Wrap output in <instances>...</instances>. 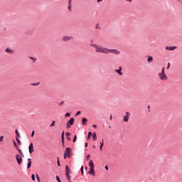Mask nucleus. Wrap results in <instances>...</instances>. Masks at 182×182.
Here are the masks:
<instances>
[{"label": "nucleus", "instance_id": "423d86ee", "mask_svg": "<svg viewBox=\"0 0 182 182\" xmlns=\"http://www.w3.org/2000/svg\"><path fill=\"white\" fill-rule=\"evenodd\" d=\"M131 117L130 112H126V115L124 117V122H129V119Z\"/></svg>", "mask_w": 182, "mask_h": 182}, {"label": "nucleus", "instance_id": "7c9ffc66", "mask_svg": "<svg viewBox=\"0 0 182 182\" xmlns=\"http://www.w3.org/2000/svg\"><path fill=\"white\" fill-rule=\"evenodd\" d=\"M76 141H77V135H75V136H74L73 141V142H76Z\"/></svg>", "mask_w": 182, "mask_h": 182}, {"label": "nucleus", "instance_id": "473e14b6", "mask_svg": "<svg viewBox=\"0 0 182 182\" xmlns=\"http://www.w3.org/2000/svg\"><path fill=\"white\" fill-rule=\"evenodd\" d=\"M56 180L58 181V182H62L58 176H56Z\"/></svg>", "mask_w": 182, "mask_h": 182}, {"label": "nucleus", "instance_id": "c9c22d12", "mask_svg": "<svg viewBox=\"0 0 182 182\" xmlns=\"http://www.w3.org/2000/svg\"><path fill=\"white\" fill-rule=\"evenodd\" d=\"M35 135V131H33L32 134H31V138H33Z\"/></svg>", "mask_w": 182, "mask_h": 182}, {"label": "nucleus", "instance_id": "ddd939ff", "mask_svg": "<svg viewBox=\"0 0 182 182\" xmlns=\"http://www.w3.org/2000/svg\"><path fill=\"white\" fill-rule=\"evenodd\" d=\"M122 67H119L118 70H115V72H117L119 75H123V73H122Z\"/></svg>", "mask_w": 182, "mask_h": 182}, {"label": "nucleus", "instance_id": "39448f33", "mask_svg": "<svg viewBox=\"0 0 182 182\" xmlns=\"http://www.w3.org/2000/svg\"><path fill=\"white\" fill-rule=\"evenodd\" d=\"M74 124H75V118H70L69 122H67L66 127L71 128V126L74 125Z\"/></svg>", "mask_w": 182, "mask_h": 182}, {"label": "nucleus", "instance_id": "393cba45", "mask_svg": "<svg viewBox=\"0 0 182 182\" xmlns=\"http://www.w3.org/2000/svg\"><path fill=\"white\" fill-rule=\"evenodd\" d=\"M36 178H37L38 182H41L40 176L38 173H36Z\"/></svg>", "mask_w": 182, "mask_h": 182}, {"label": "nucleus", "instance_id": "864d4df0", "mask_svg": "<svg viewBox=\"0 0 182 182\" xmlns=\"http://www.w3.org/2000/svg\"><path fill=\"white\" fill-rule=\"evenodd\" d=\"M127 1H132V0H127Z\"/></svg>", "mask_w": 182, "mask_h": 182}, {"label": "nucleus", "instance_id": "603ef678", "mask_svg": "<svg viewBox=\"0 0 182 182\" xmlns=\"http://www.w3.org/2000/svg\"><path fill=\"white\" fill-rule=\"evenodd\" d=\"M73 0H69V4H71V1H72Z\"/></svg>", "mask_w": 182, "mask_h": 182}, {"label": "nucleus", "instance_id": "4c0bfd02", "mask_svg": "<svg viewBox=\"0 0 182 182\" xmlns=\"http://www.w3.org/2000/svg\"><path fill=\"white\" fill-rule=\"evenodd\" d=\"M81 114V111H78L77 113H76V115L78 116V115H80Z\"/></svg>", "mask_w": 182, "mask_h": 182}, {"label": "nucleus", "instance_id": "9d476101", "mask_svg": "<svg viewBox=\"0 0 182 182\" xmlns=\"http://www.w3.org/2000/svg\"><path fill=\"white\" fill-rule=\"evenodd\" d=\"M28 150L30 154H32V152H34L33 144H30V146H28Z\"/></svg>", "mask_w": 182, "mask_h": 182}, {"label": "nucleus", "instance_id": "b1692460", "mask_svg": "<svg viewBox=\"0 0 182 182\" xmlns=\"http://www.w3.org/2000/svg\"><path fill=\"white\" fill-rule=\"evenodd\" d=\"M80 171H81L82 175H84V166H81Z\"/></svg>", "mask_w": 182, "mask_h": 182}, {"label": "nucleus", "instance_id": "6e6552de", "mask_svg": "<svg viewBox=\"0 0 182 182\" xmlns=\"http://www.w3.org/2000/svg\"><path fill=\"white\" fill-rule=\"evenodd\" d=\"M16 159L17 160L18 164H22V157L21 156L16 155Z\"/></svg>", "mask_w": 182, "mask_h": 182}, {"label": "nucleus", "instance_id": "5701e85b", "mask_svg": "<svg viewBox=\"0 0 182 182\" xmlns=\"http://www.w3.org/2000/svg\"><path fill=\"white\" fill-rule=\"evenodd\" d=\"M4 135L0 136V143H2V141H4Z\"/></svg>", "mask_w": 182, "mask_h": 182}, {"label": "nucleus", "instance_id": "f3484780", "mask_svg": "<svg viewBox=\"0 0 182 182\" xmlns=\"http://www.w3.org/2000/svg\"><path fill=\"white\" fill-rule=\"evenodd\" d=\"M92 136L93 141H96V139H97L96 132H94V134H92Z\"/></svg>", "mask_w": 182, "mask_h": 182}, {"label": "nucleus", "instance_id": "1a4fd4ad", "mask_svg": "<svg viewBox=\"0 0 182 182\" xmlns=\"http://www.w3.org/2000/svg\"><path fill=\"white\" fill-rule=\"evenodd\" d=\"M89 173L90 175H95V164L92 166V168H90V171H89Z\"/></svg>", "mask_w": 182, "mask_h": 182}, {"label": "nucleus", "instance_id": "49530a36", "mask_svg": "<svg viewBox=\"0 0 182 182\" xmlns=\"http://www.w3.org/2000/svg\"><path fill=\"white\" fill-rule=\"evenodd\" d=\"M93 128H97V125H92Z\"/></svg>", "mask_w": 182, "mask_h": 182}, {"label": "nucleus", "instance_id": "412c9836", "mask_svg": "<svg viewBox=\"0 0 182 182\" xmlns=\"http://www.w3.org/2000/svg\"><path fill=\"white\" fill-rule=\"evenodd\" d=\"M55 124H56L55 121H52V123L50 125V128H52L53 127H55Z\"/></svg>", "mask_w": 182, "mask_h": 182}, {"label": "nucleus", "instance_id": "f257e3e1", "mask_svg": "<svg viewBox=\"0 0 182 182\" xmlns=\"http://www.w3.org/2000/svg\"><path fill=\"white\" fill-rule=\"evenodd\" d=\"M90 46L95 48V52L97 53H106V55H109V53H114V55H119L120 51L119 50H112V48H106V47H102V46H97V44H90Z\"/></svg>", "mask_w": 182, "mask_h": 182}, {"label": "nucleus", "instance_id": "37998d69", "mask_svg": "<svg viewBox=\"0 0 182 182\" xmlns=\"http://www.w3.org/2000/svg\"><path fill=\"white\" fill-rule=\"evenodd\" d=\"M85 148H87V146H88L87 142H86V143L85 144Z\"/></svg>", "mask_w": 182, "mask_h": 182}, {"label": "nucleus", "instance_id": "0eeeda50", "mask_svg": "<svg viewBox=\"0 0 182 182\" xmlns=\"http://www.w3.org/2000/svg\"><path fill=\"white\" fill-rule=\"evenodd\" d=\"M70 39H73V36H65L63 37V41H64L65 42H67L68 41H70Z\"/></svg>", "mask_w": 182, "mask_h": 182}, {"label": "nucleus", "instance_id": "aec40b11", "mask_svg": "<svg viewBox=\"0 0 182 182\" xmlns=\"http://www.w3.org/2000/svg\"><path fill=\"white\" fill-rule=\"evenodd\" d=\"M94 164H95L92 160L90 161L89 166H90V168H92Z\"/></svg>", "mask_w": 182, "mask_h": 182}, {"label": "nucleus", "instance_id": "a19ab883", "mask_svg": "<svg viewBox=\"0 0 182 182\" xmlns=\"http://www.w3.org/2000/svg\"><path fill=\"white\" fill-rule=\"evenodd\" d=\"M170 66H171L170 63H168V65H167V69H169Z\"/></svg>", "mask_w": 182, "mask_h": 182}, {"label": "nucleus", "instance_id": "c756f323", "mask_svg": "<svg viewBox=\"0 0 182 182\" xmlns=\"http://www.w3.org/2000/svg\"><path fill=\"white\" fill-rule=\"evenodd\" d=\"M16 137H19V132H18V129H16Z\"/></svg>", "mask_w": 182, "mask_h": 182}, {"label": "nucleus", "instance_id": "2f4dec72", "mask_svg": "<svg viewBox=\"0 0 182 182\" xmlns=\"http://www.w3.org/2000/svg\"><path fill=\"white\" fill-rule=\"evenodd\" d=\"M57 162H58V166H60V162L59 161V158H57Z\"/></svg>", "mask_w": 182, "mask_h": 182}, {"label": "nucleus", "instance_id": "c03bdc74", "mask_svg": "<svg viewBox=\"0 0 182 182\" xmlns=\"http://www.w3.org/2000/svg\"><path fill=\"white\" fill-rule=\"evenodd\" d=\"M105 169H107V171L109 170V166H107V165L105 166Z\"/></svg>", "mask_w": 182, "mask_h": 182}, {"label": "nucleus", "instance_id": "c85d7f7f", "mask_svg": "<svg viewBox=\"0 0 182 182\" xmlns=\"http://www.w3.org/2000/svg\"><path fill=\"white\" fill-rule=\"evenodd\" d=\"M31 179H32L33 181H36V176H35L34 174H33V175L31 176Z\"/></svg>", "mask_w": 182, "mask_h": 182}, {"label": "nucleus", "instance_id": "a211bd4d", "mask_svg": "<svg viewBox=\"0 0 182 182\" xmlns=\"http://www.w3.org/2000/svg\"><path fill=\"white\" fill-rule=\"evenodd\" d=\"M177 47H166V49L168 50H174V49H176Z\"/></svg>", "mask_w": 182, "mask_h": 182}, {"label": "nucleus", "instance_id": "4be33fe9", "mask_svg": "<svg viewBox=\"0 0 182 182\" xmlns=\"http://www.w3.org/2000/svg\"><path fill=\"white\" fill-rule=\"evenodd\" d=\"M153 60H154L153 57H149L148 58V62H153Z\"/></svg>", "mask_w": 182, "mask_h": 182}, {"label": "nucleus", "instance_id": "6ab92c4d", "mask_svg": "<svg viewBox=\"0 0 182 182\" xmlns=\"http://www.w3.org/2000/svg\"><path fill=\"white\" fill-rule=\"evenodd\" d=\"M32 166V161L31 159H28V168H31Z\"/></svg>", "mask_w": 182, "mask_h": 182}, {"label": "nucleus", "instance_id": "4468645a", "mask_svg": "<svg viewBox=\"0 0 182 182\" xmlns=\"http://www.w3.org/2000/svg\"><path fill=\"white\" fill-rule=\"evenodd\" d=\"M82 125H87V118H82Z\"/></svg>", "mask_w": 182, "mask_h": 182}, {"label": "nucleus", "instance_id": "79ce46f5", "mask_svg": "<svg viewBox=\"0 0 182 182\" xmlns=\"http://www.w3.org/2000/svg\"><path fill=\"white\" fill-rule=\"evenodd\" d=\"M18 153H19L20 154H22V150L18 149Z\"/></svg>", "mask_w": 182, "mask_h": 182}, {"label": "nucleus", "instance_id": "ea45409f", "mask_svg": "<svg viewBox=\"0 0 182 182\" xmlns=\"http://www.w3.org/2000/svg\"><path fill=\"white\" fill-rule=\"evenodd\" d=\"M90 158H91V155H87V160L90 159Z\"/></svg>", "mask_w": 182, "mask_h": 182}, {"label": "nucleus", "instance_id": "8fccbe9b", "mask_svg": "<svg viewBox=\"0 0 182 182\" xmlns=\"http://www.w3.org/2000/svg\"><path fill=\"white\" fill-rule=\"evenodd\" d=\"M112 115H110V120L112 121Z\"/></svg>", "mask_w": 182, "mask_h": 182}, {"label": "nucleus", "instance_id": "a18cd8bd", "mask_svg": "<svg viewBox=\"0 0 182 182\" xmlns=\"http://www.w3.org/2000/svg\"><path fill=\"white\" fill-rule=\"evenodd\" d=\"M64 105V102L63 101L62 102L60 103V105Z\"/></svg>", "mask_w": 182, "mask_h": 182}, {"label": "nucleus", "instance_id": "3c124183", "mask_svg": "<svg viewBox=\"0 0 182 182\" xmlns=\"http://www.w3.org/2000/svg\"><path fill=\"white\" fill-rule=\"evenodd\" d=\"M33 85L37 86V85H38V84H33Z\"/></svg>", "mask_w": 182, "mask_h": 182}, {"label": "nucleus", "instance_id": "a878e982", "mask_svg": "<svg viewBox=\"0 0 182 182\" xmlns=\"http://www.w3.org/2000/svg\"><path fill=\"white\" fill-rule=\"evenodd\" d=\"M95 28H96L97 29H100V23H97V24L95 25Z\"/></svg>", "mask_w": 182, "mask_h": 182}, {"label": "nucleus", "instance_id": "9b49d317", "mask_svg": "<svg viewBox=\"0 0 182 182\" xmlns=\"http://www.w3.org/2000/svg\"><path fill=\"white\" fill-rule=\"evenodd\" d=\"M61 139H62V144L64 146L65 145V132L64 131L62 132Z\"/></svg>", "mask_w": 182, "mask_h": 182}, {"label": "nucleus", "instance_id": "2eb2a0df", "mask_svg": "<svg viewBox=\"0 0 182 182\" xmlns=\"http://www.w3.org/2000/svg\"><path fill=\"white\" fill-rule=\"evenodd\" d=\"M104 144H105V141H104V139H102V142H100V151H102V149L104 146Z\"/></svg>", "mask_w": 182, "mask_h": 182}, {"label": "nucleus", "instance_id": "72a5a7b5", "mask_svg": "<svg viewBox=\"0 0 182 182\" xmlns=\"http://www.w3.org/2000/svg\"><path fill=\"white\" fill-rule=\"evenodd\" d=\"M91 135H92V132H88V139L91 137Z\"/></svg>", "mask_w": 182, "mask_h": 182}, {"label": "nucleus", "instance_id": "58836bf2", "mask_svg": "<svg viewBox=\"0 0 182 182\" xmlns=\"http://www.w3.org/2000/svg\"><path fill=\"white\" fill-rule=\"evenodd\" d=\"M65 117H70V114L69 112H67V114H65Z\"/></svg>", "mask_w": 182, "mask_h": 182}, {"label": "nucleus", "instance_id": "e433bc0d", "mask_svg": "<svg viewBox=\"0 0 182 182\" xmlns=\"http://www.w3.org/2000/svg\"><path fill=\"white\" fill-rule=\"evenodd\" d=\"M68 9H69L70 11H71V4H70V3H69V5H68Z\"/></svg>", "mask_w": 182, "mask_h": 182}, {"label": "nucleus", "instance_id": "7ed1b4c3", "mask_svg": "<svg viewBox=\"0 0 182 182\" xmlns=\"http://www.w3.org/2000/svg\"><path fill=\"white\" fill-rule=\"evenodd\" d=\"M71 158L72 156V149L71 148H66L65 151L64 152V159H66V158Z\"/></svg>", "mask_w": 182, "mask_h": 182}, {"label": "nucleus", "instance_id": "09e8293b", "mask_svg": "<svg viewBox=\"0 0 182 182\" xmlns=\"http://www.w3.org/2000/svg\"><path fill=\"white\" fill-rule=\"evenodd\" d=\"M102 1H103V0H97V2H102Z\"/></svg>", "mask_w": 182, "mask_h": 182}, {"label": "nucleus", "instance_id": "de8ad7c7", "mask_svg": "<svg viewBox=\"0 0 182 182\" xmlns=\"http://www.w3.org/2000/svg\"><path fill=\"white\" fill-rule=\"evenodd\" d=\"M92 148H93L94 149H95V148H96L95 145H92Z\"/></svg>", "mask_w": 182, "mask_h": 182}, {"label": "nucleus", "instance_id": "5fc2aeb1", "mask_svg": "<svg viewBox=\"0 0 182 182\" xmlns=\"http://www.w3.org/2000/svg\"><path fill=\"white\" fill-rule=\"evenodd\" d=\"M69 182H72L71 180Z\"/></svg>", "mask_w": 182, "mask_h": 182}, {"label": "nucleus", "instance_id": "bb28decb", "mask_svg": "<svg viewBox=\"0 0 182 182\" xmlns=\"http://www.w3.org/2000/svg\"><path fill=\"white\" fill-rule=\"evenodd\" d=\"M16 141L18 143V144L21 145V141L19 140V139L18 138V136H16Z\"/></svg>", "mask_w": 182, "mask_h": 182}, {"label": "nucleus", "instance_id": "f704fd0d", "mask_svg": "<svg viewBox=\"0 0 182 182\" xmlns=\"http://www.w3.org/2000/svg\"><path fill=\"white\" fill-rule=\"evenodd\" d=\"M14 146L16 147V149H18V146H16V142H15V141H14Z\"/></svg>", "mask_w": 182, "mask_h": 182}, {"label": "nucleus", "instance_id": "cd10ccee", "mask_svg": "<svg viewBox=\"0 0 182 182\" xmlns=\"http://www.w3.org/2000/svg\"><path fill=\"white\" fill-rule=\"evenodd\" d=\"M31 59H32L33 62H36L37 58H34V57H30Z\"/></svg>", "mask_w": 182, "mask_h": 182}, {"label": "nucleus", "instance_id": "f8f14e48", "mask_svg": "<svg viewBox=\"0 0 182 182\" xmlns=\"http://www.w3.org/2000/svg\"><path fill=\"white\" fill-rule=\"evenodd\" d=\"M5 52H7V53H11V54H12V53H14V50L11 49V48H7L6 49Z\"/></svg>", "mask_w": 182, "mask_h": 182}, {"label": "nucleus", "instance_id": "f03ea898", "mask_svg": "<svg viewBox=\"0 0 182 182\" xmlns=\"http://www.w3.org/2000/svg\"><path fill=\"white\" fill-rule=\"evenodd\" d=\"M159 77L160 80H161L162 81H167L168 77H167L166 74H165L164 67H163V68L161 69V73H159Z\"/></svg>", "mask_w": 182, "mask_h": 182}, {"label": "nucleus", "instance_id": "20e7f679", "mask_svg": "<svg viewBox=\"0 0 182 182\" xmlns=\"http://www.w3.org/2000/svg\"><path fill=\"white\" fill-rule=\"evenodd\" d=\"M70 173L71 170L70 169L68 165H65V176L69 182L71 181Z\"/></svg>", "mask_w": 182, "mask_h": 182}, {"label": "nucleus", "instance_id": "dca6fc26", "mask_svg": "<svg viewBox=\"0 0 182 182\" xmlns=\"http://www.w3.org/2000/svg\"><path fill=\"white\" fill-rule=\"evenodd\" d=\"M65 135L67 136V139H68V141H71V138H70L71 134L70 132H66Z\"/></svg>", "mask_w": 182, "mask_h": 182}]
</instances>
